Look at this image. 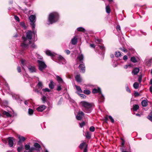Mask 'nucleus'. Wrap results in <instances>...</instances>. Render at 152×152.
<instances>
[{
    "label": "nucleus",
    "instance_id": "obj_40",
    "mask_svg": "<svg viewBox=\"0 0 152 152\" xmlns=\"http://www.w3.org/2000/svg\"><path fill=\"white\" fill-rule=\"evenodd\" d=\"M77 90L79 92L82 93V92H83V91H82V90H81V88L79 86H77Z\"/></svg>",
    "mask_w": 152,
    "mask_h": 152
},
{
    "label": "nucleus",
    "instance_id": "obj_1",
    "mask_svg": "<svg viewBox=\"0 0 152 152\" xmlns=\"http://www.w3.org/2000/svg\"><path fill=\"white\" fill-rule=\"evenodd\" d=\"M58 14L55 12L50 13L48 16V20L50 24H52L58 21L59 19Z\"/></svg>",
    "mask_w": 152,
    "mask_h": 152
},
{
    "label": "nucleus",
    "instance_id": "obj_64",
    "mask_svg": "<svg viewBox=\"0 0 152 152\" xmlns=\"http://www.w3.org/2000/svg\"><path fill=\"white\" fill-rule=\"evenodd\" d=\"M134 94L136 96H139V94L137 92H135L134 93Z\"/></svg>",
    "mask_w": 152,
    "mask_h": 152
},
{
    "label": "nucleus",
    "instance_id": "obj_33",
    "mask_svg": "<svg viewBox=\"0 0 152 152\" xmlns=\"http://www.w3.org/2000/svg\"><path fill=\"white\" fill-rule=\"evenodd\" d=\"M152 59H150L147 61L146 63L148 66H150L151 62Z\"/></svg>",
    "mask_w": 152,
    "mask_h": 152
},
{
    "label": "nucleus",
    "instance_id": "obj_58",
    "mask_svg": "<svg viewBox=\"0 0 152 152\" xmlns=\"http://www.w3.org/2000/svg\"><path fill=\"white\" fill-rule=\"evenodd\" d=\"M116 29L118 31H121V27L120 26H117L116 27Z\"/></svg>",
    "mask_w": 152,
    "mask_h": 152
},
{
    "label": "nucleus",
    "instance_id": "obj_41",
    "mask_svg": "<svg viewBox=\"0 0 152 152\" xmlns=\"http://www.w3.org/2000/svg\"><path fill=\"white\" fill-rule=\"evenodd\" d=\"M24 148L26 150H29L30 148V146L29 145L26 144L25 145Z\"/></svg>",
    "mask_w": 152,
    "mask_h": 152
},
{
    "label": "nucleus",
    "instance_id": "obj_38",
    "mask_svg": "<svg viewBox=\"0 0 152 152\" xmlns=\"http://www.w3.org/2000/svg\"><path fill=\"white\" fill-rule=\"evenodd\" d=\"M94 41L97 44H99L102 41V40L101 39H95Z\"/></svg>",
    "mask_w": 152,
    "mask_h": 152
},
{
    "label": "nucleus",
    "instance_id": "obj_53",
    "mask_svg": "<svg viewBox=\"0 0 152 152\" xmlns=\"http://www.w3.org/2000/svg\"><path fill=\"white\" fill-rule=\"evenodd\" d=\"M2 141L5 144H6L8 142V140H7H7L2 139Z\"/></svg>",
    "mask_w": 152,
    "mask_h": 152
},
{
    "label": "nucleus",
    "instance_id": "obj_55",
    "mask_svg": "<svg viewBox=\"0 0 152 152\" xmlns=\"http://www.w3.org/2000/svg\"><path fill=\"white\" fill-rule=\"evenodd\" d=\"M38 85L39 87L41 88H42V82H39L38 83Z\"/></svg>",
    "mask_w": 152,
    "mask_h": 152
},
{
    "label": "nucleus",
    "instance_id": "obj_2",
    "mask_svg": "<svg viewBox=\"0 0 152 152\" xmlns=\"http://www.w3.org/2000/svg\"><path fill=\"white\" fill-rule=\"evenodd\" d=\"M79 105L84 107L86 109L91 108L93 105V104L86 101H82L79 103Z\"/></svg>",
    "mask_w": 152,
    "mask_h": 152
},
{
    "label": "nucleus",
    "instance_id": "obj_19",
    "mask_svg": "<svg viewBox=\"0 0 152 152\" xmlns=\"http://www.w3.org/2000/svg\"><path fill=\"white\" fill-rule=\"evenodd\" d=\"M56 77L57 80L59 83H63L62 79L60 77L57 75Z\"/></svg>",
    "mask_w": 152,
    "mask_h": 152
},
{
    "label": "nucleus",
    "instance_id": "obj_23",
    "mask_svg": "<svg viewBox=\"0 0 152 152\" xmlns=\"http://www.w3.org/2000/svg\"><path fill=\"white\" fill-rule=\"evenodd\" d=\"M110 9L109 5L106 6V11L107 13L109 14L110 12Z\"/></svg>",
    "mask_w": 152,
    "mask_h": 152
},
{
    "label": "nucleus",
    "instance_id": "obj_42",
    "mask_svg": "<svg viewBox=\"0 0 152 152\" xmlns=\"http://www.w3.org/2000/svg\"><path fill=\"white\" fill-rule=\"evenodd\" d=\"M131 61L134 63H135L137 62L136 59L134 57H131Z\"/></svg>",
    "mask_w": 152,
    "mask_h": 152
},
{
    "label": "nucleus",
    "instance_id": "obj_15",
    "mask_svg": "<svg viewBox=\"0 0 152 152\" xmlns=\"http://www.w3.org/2000/svg\"><path fill=\"white\" fill-rule=\"evenodd\" d=\"M20 46L23 50L26 49L28 47V45L25 44L24 42L21 43Z\"/></svg>",
    "mask_w": 152,
    "mask_h": 152
},
{
    "label": "nucleus",
    "instance_id": "obj_13",
    "mask_svg": "<svg viewBox=\"0 0 152 152\" xmlns=\"http://www.w3.org/2000/svg\"><path fill=\"white\" fill-rule=\"evenodd\" d=\"M46 107L44 105H42L38 107L37 108V110L38 112H42L45 109Z\"/></svg>",
    "mask_w": 152,
    "mask_h": 152
},
{
    "label": "nucleus",
    "instance_id": "obj_57",
    "mask_svg": "<svg viewBox=\"0 0 152 152\" xmlns=\"http://www.w3.org/2000/svg\"><path fill=\"white\" fill-rule=\"evenodd\" d=\"M36 150L35 148L34 147H32L31 148H30V149L29 150H30V151H31V152H32V151L35 150Z\"/></svg>",
    "mask_w": 152,
    "mask_h": 152
},
{
    "label": "nucleus",
    "instance_id": "obj_21",
    "mask_svg": "<svg viewBox=\"0 0 152 152\" xmlns=\"http://www.w3.org/2000/svg\"><path fill=\"white\" fill-rule=\"evenodd\" d=\"M82 81V79L80 75H77V82L80 83Z\"/></svg>",
    "mask_w": 152,
    "mask_h": 152
},
{
    "label": "nucleus",
    "instance_id": "obj_20",
    "mask_svg": "<svg viewBox=\"0 0 152 152\" xmlns=\"http://www.w3.org/2000/svg\"><path fill=\"white\" fill-rule=\"evenodd\" d=\"M46 54L48 56L52 57L54 56V55L50 50H47L46 52Z\"/></svg>",
    "mask_w": 152,
    "mask_h": 152
},
{
    "label": "nucleus",
    "instance_id": "obj_52",
    "mask_svg": "<svg viewBox=\"0 0 152 152\" xmlns=\"http://www.w3.org/2000/svg\"><path fill=\"white\" fill-rule=\"evenodd\" d=\"M17 70L19 73H20L21 72V69L20 66H18L17 68Z\"/></svg>",
    "mask_w": 152,
    "mask_h": 152
},
{
    "label": "nucleus",
    "instance_id": "obj_54",
    "mask_svg": "<svg viewBox=\"0 0 152 152\" xmlns=\"http://www.w3.org/2000/svg\"><path fill=\"white\" fill-rule=\"evenodd\" d=\"M64 52L66 53L67 55H69L70 53V51L68 50H65Z\"/></svg>",
    "mask_w": 152,
    "mask_h": 152
},
{
    "label": "nucleus",
    "instance_id": "obj_22",
    "mask_svg": "<svg viewBox=\"0 0 152 152\" xmlns=\"http://www.w3.org/2000/svg\"><path fill=\"white\" fill-rule=\"evenodd\" d=\"M83 147H84L85 148L87 147V145L86 143H81L79 146V148L80 149H82Z\"/></svg>",
    "mask_w": 152,
    "mask_h": 152
},
{
    "label": "nucleus",
    "instance_id": "obj_32",
    "mask_svg": "<svg viewBox=\"0 0 152 152\" xmlns=\"http://www.w3.org/2000/svg\"><path fill=\"white\" fill-rule=\"evenodd\" d=\"M139 84L137 82H135L133 84V87L135 89H137L139 87Z\"/></svg>",
    "mask_w": 152,
    "mask_h": 152
},
{
    "label": "nucleus",
    "instance_id": "obj_28",
    "mask_svg": "<svg viewBox=\"0 0 152 152\" xmlns=\"http://www.w3.org/2000/svg\"><path fill=\"white\" fill-rule=\"evenodd\" d=\"M34 146L37 148L39 149L41 147L40 145L37 142L35 143L34 144Z\"/></svg>",
    "mask_w": 152,
    "mask_h": 152
},
{
    "label": "nucleus",
    "instance_id": "obj_35",
    "mask_svg": "<svg viewBox=\"0 0 152 152\" xmlns=\"http://www.w3.org/2000/svg\"><path fill=\"white\" fill-rule=\"evenodd\" d=\"M115 56L117 57H120L121 56V53L119 51H116L115 53Z\"/></svg>",
    "mask_w": 152,
    "mask_h": 152
},
{
    "label": "nucleus",
    "instance_id": "obj_27",
    "mask_svg": "<svg viewBox=\"0 0 152 152\" xmlns=\"http://www.w3.org/2000/svg\"><path fill=\"white\" fill-rule=\"evenodd\" d=\"M85 136L86 138H90L91 137V134L88 132H87L85 133Z\"/></svg>",
    "mask_w": 152,
    "mask_h": 152
},
{
    "label": "nucleus",
    "instance_id": "obj_25",
    "mask_svg": "<svg viewBox=\"0 0 152 152\" xmlns=\"http://www.w3.org/2000/svg\"><path fill=\"white\" fill-rule=\"evenodd\" d=\"M142 105L143 107H146L148 105V103L146 100L142 101L141 102Z\"/></svg>",
    "mask_w": 152,
    "mask_h": 152
},
{
    "label": "nucleus",
    "instance_id": "obj_49",
    "mask_svg": "<svg viewBox=\"0 0 152 152\" xmlns=\"http://www.w3.org/2000/svg\"><path fill=\"white\" fill-rule=\"evenodd\" d=\"M61 90V88L60 85H59L57 86L56 88V90L58 91H59Z\"/></svg>",
    "mask_w": 152,
    "mask_h": 152
},
{
    "label": "nucleus",
    "instance_id": "obj_60",
    "mask_svg": "<svg viewBox=\"0 0 152 152\" xmlns=\"http://www.w3.org/2000/svg\"><path fill=\"white\" fill-rule=\"evenodd\" d=\"M99 47L102 50L104 51L105 50V48L103 46L99 45Z\"/></svg>",
    "mask_w": 152,
    "mask_h": 152
},
{
    "label": "nucleus",
    "instance_id": "obj_3",
    "mask_svg": "<svg viewBox=\"0 0 152 152\" xmlns=\"http://www.w3.org/2000/svg\"><path fill=\"white\" fill-rule=\"evenodd\" d=\"M29 19L31 22L30 25L32 26V30H34L35 27V22L36 16L34 15H31L30 16Z\"/></svg>",
    "mask_w": 152,
    "mask_h": 152
},
{
    "label": "nucleus",
    "instance_id": "obj_63",
    "mask_svg": "<svg viewBox=\"0 0 152 152\" xmlns=\"http://www.w3.org/2000/svg\"><path fill=\"white\" fill-rule=\"evenodd\" d=\"M128 59V57L127 56L125 55L123 57V59L125 60H126Z\"/></svg>",
    "mask_w": 152,
    "mask_h": 152
},
{
    "label": "nucleus",
    "instance_id": "obj_47",
    "mask_svg": "<svg viewBox=\"0 0 152 152\" xmlns=\"http://www.w3.org/2000/svg\"><path fill=\"white\" fill-rule=\"evenodd\" d=\"M126 91L129 93L131 92V91L129 88L128 85H126Z\"/></svg>",
    "mask_w": 152,
    "mask_h": 152
},
{
    "label": "nucleus",
    "instance_id": "obj_10",
    "mask_svg": "<svg viewBox=\"0 0 152 152\" xmlns=\"http://www.w3.org/2000/svg\"><path fill=\"white\" fill-rule=\"evenodd\" d=\"M28 68L30 73L35 72H36L35 67L34 66H28Z\"/></svg>",
    "mask_w": 152,
    "mask_h": 152
},
{
    "label": "nucleus",
    "instance_id": "obj_8",
    "mask_svg": "<svg viewBox=\"0 0 152 152\" xmlns=\"http://www.w3.org/2000/svg\"><path fill=\"white\" fill-rule=\"evenodd\" d=\"M84 113L81 111H79L77 115V119L78 120H81L84 116Z\"/></svg>",
    "mask_w": 152,
    "mask_h": 152
},
{
    "label": "nucleus",
    "instance_id": "obj_31",
    "mask_svg": "<svg viewBox=\"0 0 152 152\" xmlns=\"http://www.w3.org/2000/svg\"><path fill=\"white\" fill-rule=\"evenodd\" d=\"M58 60L60 61H64L65 60L64 57L61 55L58 57Z\"/></svg>",
    "mask_w": 152,
    "mask_h": 152
},
{
    "label": "nucleus",
    "instance_id": "obj_56",
    "mask_svg": "<svg viewBox=\"0 0 152 152\" xmlns=\"http://www.w3.org/2000/svg\"><path fill=\"white\" fill-rule=\"evenodd\" d=\"M31 47L34 48H36V46L34 43L32 44L31 45Z\"/></svg>",
    "mask_w": 152,
    "mask_h": 152
},
{
    "label": "nucleus",
    "instance_id": "obj_18",
    "mask_svg": "<svg viewBox=\"0 0 152 152\" xmlns=\"http://www.w3.org/2000/svg\"><path fill=\"white\" fill-rule=\"evenodd\" d=\"M20 147H18L17 148V150L18 152H21V151L23 149V146L22 144L19 145Z\"/></svg>",
    "mask_w": 152,
    "mask_h": 152
},
{
    "label": "nucleus",
    "instance_id": "obj_9",
    "mask_svg": "<svg viewBox=\"0 0 152 152\" xmlns=\"http://www.w3.org/2000/svg\"><path fill=\"white\" fill-rule=\"evenodd\" d=\"M17 137L19 139L18 142V145L22 144V143L26 140V138L25 137L21 136L20 135H18Z\"/></svg>",
    "mask_w": 152,
    "mask_h": 152
},
{
    "label": "nucleus",
    "instance_id": "obj_45",
    "mask_svg": "<svg viewBox=\"0 0 152 152\" xmlns=\"http://www.w3.org/2000/svg\"><path fill=\"white\" fill-rule=\"evenodd\" d=\"M41 99L43 103H45L46 100V97L45 96H43L41 98Z\"/></svg>",
    "mask_w": 152,
    "mask_h": 152
},
{
    "label": "nucleus",
    "instance_id": "obj_30",
    "mask_svg": "<svg viewBox=\"0 0 152 152\" xmlns=\"http://www.w3.org/2000/svg\"><path fill=\"white\" fill-rule=\"evenodd\" d=\"M139 106L137 104L134 105L133 106V110L134 111H136L139 108Z\"/></svg>",
    "mask_w": 152,
    "mask_h": 152
},
{
    "label": "nucleus",
    "instance_id": "obj_7",
    "mask_svg": "<svg viewBox=\"0 0 152 152\" xmlns=\"http://www.w3.org/2000/svg\"><path fill=\"white\" fill-rule=\"evenodd\" d=\"M79 68L81 72L84 73L85 72V66L83 62L80 63V65L79 66Z\"/></svg>",
    "mask_w": 152,
    "mask_h": 152
},
{
    "label": "nucleus",
    "instance_id": "obj_12",
    "mask_svg": "<svg viewBox=\"0 0 152 152\" xmlns=\"http://www.w3.org/2000/svg\"><path fill=\"white\" fill-rule=\"evenodd\" d=\"M99 102H103L104 100V97L102 93L101 92L99 93Z\"/></svg>",
    "mask_w": 152,
    "mask_h": 152
},
{
    "label": "nucleus",
    "instance_id": "obj_17",
    "mask_svg": "<svg viewBox=\"0 0 152 152\" xmlns=\"http://www.w3.org/2000/svg\"><path fill=\"white\" fill-rule=\"evenodd\" d=\"M101 92L100 88H94L93 89L92 92L93 93H98L99 95V93Z\"/></svg>",
    "mask_w": 152,
    "mask_h": 152
},
{
    "label": "nucleus",
    "instance_id": "obj_14",
    "mask_svg": "<svg viewBox=\"0 0 152 152\" xmlns=\"http://www.w3.org/2000/svg\"><path fill=\"white\" fill-rule=\"evenodd\" d=\"M84 58V56L83 54L80 53L79 54L77 57V59L79 60L80 63L83 62Z\"/></svg>",
    "mask_w": 152,
    "mask_h": 152
},
{
    "label": "nucleus",
    "instance_id": "obj_51",
    "mask_svg": "<svg viewBox=\"0 0 152 152\" xmlns=\"http://www.w3.org/2000/svg\"><path fill=\"white\" fill-rule=\"evenodd\" d=\"M108 117H109V118L110 119L111 121V122L112 123H114V120L113 119V118L110 115H109V116Z\"/></svg>",
    "mask_w": 152,
    "mask_h": 152
},
{
    "label": "nucleus",
    "instance_id": "obj_48",
    "mask_svg": "<svg viewBox=\"0 0 152 152\" xmlns=\"http://www.w3.org/2000/svg\"><path fill=\"white\" fill-rule=\"evenodd\" d=\"M95 129L94 127L93 126H91L89 129L92 132H94L95 130Z\"/></svg>",
    "mask_w": 152,
    "mask_h": 152
},
{
    "label": "nucleus",
    "instance_id": "obj_43",
    "mask_svg": "<svg viewBox=\"0 0 152 152\" xmlns=\"http://www.w3.org/2000/svg\"><path fill=\"white\" fill-rule=\"evenodd\" d=\"M85 125V123L84 121H83L81 123H79L80 127L81 128H82Z\"/></svg>",
    "mask_w": 152,
    "mask_h": 152
},
{
    "label": "nucleus",
    "instance_id": "obj_34",
    "mask_svg": "<svg viewBox=\"0 0 152 152\" xmlns=\"http://www.w3.org/2000/svg\"><path fill=\"white\" fill-rule=\"evenodd\" d=\"M132 66H133V65H132L131 64H127V65H125L124 66V68L126 69L128 67H132Z\"/></svg>",
    "mask_w": 152,
    "mask_h": 152
},
{
    "label": "nucleus",
    "instance_id": "obj_62",
    "mask_svg": "<svg viewBox=\"0 0 152 152\" xmlns=\"http://www.w3.org/2000/svg\"><path fill=\"white\" fill-rule=\"evenodd\" d=\"M22 39L23 40L24 42H25L27 38L26 37H25L24 36H23L22 37Z\"/></svg>",
    "mask_w": 152,
    "mask_h": 152
},
{
    "label": "nucleus",
    "instance_id": "obj_46",
    "mask_svg": "<svg viewBox=\"0 0 152 152\" xmlns=\"http://www.w3.org/2000/svg\"><path fill=\"white\" fill-rule=\"evenodd\" d=\"M42 91L45 92L50 91V90L48 88L43 89Z\"/></svg>",
    "mask_w": 152,
    "mask_h": 152
},
{
    "label": "nucleus",
    "instance_id": "obj_6",
    "mask_svg": "<svg viewBox=\"0 0 152 152\" xmlns=\"http://www.w3.org/2000/svg\"><path fill=\"white\" fill-rule=\"evenodd\" d=\"M76 44V35H75L74 37L71 40V42L69 43V49H72L73 47L72 45H75Z\"/></svg>",
    "mask_w": 152,
    "mask_h": 152
},
{
    "label": "nucleus",
    "instance_id": "obj_61",
    "mask_svg": "<svg viewBox=\"0 0 152 152\" xmlns=\"http://www.w3.org/2000/svg\"><path fill=\"white\" fill-rule=\"evenodd\" d=\"M121 50L125 52H127V50L124 48H121Z\"/></svg>",
    "mask_w": 152,
    "mask_h": 152
},
{
    "label": "nucleus",
    "instance_id": "obj_24",
    "mask_svg": "<svg viewBox=\"0 0 152 152\" xmlns=\"http://www.w3.org/2000/svg\"><path fill=\"white\" fill-rule=\"evenodd\" d=\"M53 82L52 80H50V83L49 85V86L50 88L51 89H53L54 87V86L53 84Z\"/></svg>",
    "mask_w": 152,
    "mask_h": 152
},
{
    "label": "nucleus",
    "instance_id": "obj_29",
    "mask_svg": "<svg viewBox=\"0 0 152 152\" xmlns=\"http://www.w3.org/2000/svg\"><path fill=\"white\" fill-rule=\"evenodd\" d=\"M77 30L78 31H82L83 32H84L85 31V29L84 28L82 27L78 28H77Z\"/></svg>",
    "mask_w": 152,
    "mask_h": 152
},
{
    "label": "nucleus",
    "instance_id": "obj_26",
    "mask_svg": "<svg viewBox=\"0 0 152 152\" xmlns=\"http://www.w3.org/2000/svg\"><path fill=\"white\" fill-rule=\"evenodd\" d=\"M3 114L6 115L7 117H11V115L8 112L4 111L3 112Z\"/></svg>",
    "mask_w": 152,
    "mask_h": 152
},
{
    "label": "nucleus",
    "instance_id": "obj_4",
    "mask_svg": "<svg viewBox=\"0 0 152 152\" xmlns=\"http://www.w3.org/2000/svg\"><path fill=\"white\" fill-rule=\"evenodd\" d=\"M37 62L39 64V69L40 71H42L44 69L47 67V65L44 62L38 60Z\"/></svg>",
    "mask_w": 152,
    "mask_h": 152
},
{
    "label": "nucleus",
    "instance_id": "obj_11",
    "mask_svg": "<svg viewBox=\"0 0 152 152\" xmlns=\"http://www.w3.org/2000/svg\"><path fill=\"white\" fill-rule=\"evenodd\" d=\"M26 37L27 39H31L32 38V32L30 31H28L26 33Z\"/></svg>",
    "mask_w": 152,
    "mask_h": 152
},
{
    "label": "nucleus",
    "instance_id": "obj_59",
    "mask_svg": "<svg viewBox=\"0 0 152 152\" xmlns=\"http://www.w3.org/2000/svg\"><path fill=\"white\" fill-rule=\"evenodd\" d=\"M147 118L149 120L152 122V115L151 116L148 115Z\"/></svg>",
    "mask_w": 152,
    "mask_h": 152
},
{
    "label": "nucleus",
    "instance_id": "obj_39",
    "mask_svg": "<svg viewBox=\"0 0 152 152\" xmlns=\"http://www.w3.org/2000/svg\"><path fill=\"white\" fill-rule=\"evenodd\" d=\"M20 26L24 28H26V26L25 23L23 22H21L20 23Z\"/></svg>",
    "mask_w": 152,
    "mask_h": 152
},
{
    "label": "nucleus",
    "instance_id": "obj_50",
    "mask_svg": "<svg viewBox=\"0 0 152 152\" xmlns=\"http://www.w3.org/2000/svg\"><path fill=\"white\" fill-rule=\"evenodd\" d=\"M14 18L15 20H17L18 22H19L20 21V19L18 17L17 15H15Z\"/></svg>",
    "mask_w": 152,
    "mask_h": 152
},
{
    "label": "nucleus",
    "instance_id": "obj_36",
    "mask_svg": "<svg viewBox=\"0 0 152 152\" xmlns=\"http://www.w3.org/2000/svg\"><path fill=\"white\" fill-rule=\"evenodd\" d=\"M83 92L84 94L87 95L90 94L91 93L90 91L89 90L87 89L84 90Z\"/></svg>",
    "mask_w": 152,
    "mask_h": 152
},
{
    "label": "nucleus",
    "instance_id": "obj_5",
    "mask_svg": "<svg viewBox=\"0 0 152 152\" xmlns=\"http://www.w3.org/2000/svg\"><path fill=\"white\" fill-rule=\"evenodd\" d=\"M8 144L10 147L13 146L14 145L13 141L15 140V139L13 137H9L7 138Z\"/></svg>",
    "mask_w": 152,
    "mask_h": 152
},
{
    "label": "nucleus",
    "instance_id": "obj_44",
    "mask_svg": "<svg viewBox=\"0 0 152 152\" xmlns=\"http://www.w3.org/2000/svg\"><path fill=\"white\" fill-rule=\"evenodd\" d=\"M78 94L82 98L85 99L86 98V96L83 94H80L79 93H78Z\"/></svg>",
    "mask_w": 152,
    "mask_h": 152
},
{
    "label": "nucleus",
    "instance_id": "obj_37",
    "mask_svg": "<svg viewBox=\"0 0 152 152\" xmlns=\"http://www.w3.org/2000/svg\"><path fill=\"white\" fill-rule=\"evenodd\" d=\"M34 112V111L33 110L29 108L28 110V113L29 115H32Z\"/></svg>",
    "mask_w": 152,
    "mask_h": 152
},
{
    "label": "nucleus",
    "instance_id": "obj_16",
    "mask_svg": "<svg viewBox=\"0 0 152 152\" xmlns=\"http://www.w3.org/2000/svg\"><path fill=\"white\" fill-rule=\"evenodd\" d=\"M139 71V69L138 68H134L132 71V73L134 75L137 74Z\"/></svg>",
    "mask_w": 152,
    "mask_h": 152
}]
</instances>
